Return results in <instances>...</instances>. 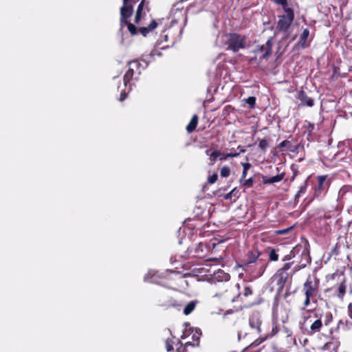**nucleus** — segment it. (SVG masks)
Instances as JSON below:
<instances>
[{
	"label": "nucleus",
	"instance_id": "a18cd8bd",
	"mask_svg": "<svg viewBox=\"0 0 352 352\" xmlns=\"http://www.w3.org/2000/svg\"><path fill=\"white\" fill-rule=\"evenodd\" d=\"M157 27V23L155 21H153L148 25V29L152 30Z\"/></svg>",
	"mask_w": 352,
	"mask_h": 352
},
{
	"label": "nucleus",
	"instance_id": "bb28decb",
	"mask_svg": "<svg viewBox=\"0 0 352 352\" xmlns=\"http://www.w3.org/2000/svg\"><path fill=\"white\" fill-rule=\"evenodd\" d=\"M314 302V303H316L317 302V299L316 298H312L311 297H309V296H305V300L303 302V305L304 307L302 308H301V310H303L305 311V307H308L311 302Z\"/></svg>",
	"mask_w": 352,
	"mask_h": 352
},
{
	"label": "nucleus",
	"instance_id": "0eeeda50",
	"mask_svg": "<svg viewBox=\"0 0 352 352\" xmlns=\"http://www.w3.org/2000/svg\"><path fill=\"white\" fill-rule=\"evenodd\" d=\"M272 43L269 39L265 45H259L254 50L255 54L259 56L260 58L267 60L272 54Z\"/></svg>",
	"mask_w": 352,
	"mask_h": 352
},
{
	"label": "nucleus",
	"instance_id": "c9c22d12",
	"mask_svg": "<svg viewBox=\"0 0 352 352\" xmlns=\"http://www.w3.org/2000/svg\"><path fill=\"white\" fill-rule=\"evenodd\" d=\"M291 145H292V144L289 141L284 140L280 143L279 148H284V147L289 148V147H290Z\"/></svg>",
	"mask_w": 352,
	"mask_h": 352
},
{
	"label": "nucleus",
	"instance_id": "de8ad7c7",
	"mask_svg": "<svg viewBox=\"0 0 352 352\" xmlns=\"http://www.w3.org/2000/svg\"><path fill=\"white\" fill-rule=\"evenodd\" d=\"M141 19V14L137 13L135 14V22L138 23Z\"/></svg>",
	"mask_w": 352,
	"mask_h": 352
},
{
	"label": "nucleus",
	"instance_id": "412c9836",
	"mask_svg": "<svg viewBox=\"0 0 352 352\" xmlns=\"http://www.w3.org/2000/svg\"><path fill=\"white\" fill-rule=\"evenodd\" d=\"M196 305H197V301H195V300H192V301L189 302L185 306V307L184 309V314L185 315H189L190 314H191L193 311V310L195 309Z\"/></svg>",
	"mask_w": 352,
	"mask_h": 352
},
{
	"label": "nucleus",
	"instance_id": "4c0bfd02",
	"mask_svg": "<svg viewBox=\"0 0 352 352\" xmlns=\"http://www.w3.org/2000/svg\"><path fill=\"white\" fill-rule=\"evenodd\" d=\"M252 294V289H251V288H250V287H245L244 288V290H243V296H248L251 295Z\"/></svg>",
	"mask_w": 352,
	"mask_h": 352
},
{
	"label": "nucleus",
	"instance_id": "6e6552de",
	"mask_svg": "<svg viewBox=\"0 0 352 352\" xmlns=\"http://www.w3.org/2000/svg\"><path fill=\"white\" fill-rule=\"evenodd\" d=\"M139 0H123V6L120 8V14L122 15V22L126 18H130L133 14V3H135Z\"/></svg>",
	"mask_w": 352,
	"mask_h": 352
},
{
	"label": "nucleus",
	"instance_id": "8fccbe9b",
	"mask_svg": "<svg viewBox=\"0 0 352 352\" xmlns=\"http://www.w3.org/2000/svg\"><path fill=\"white\" fill-rule=\"evenodd\" d=\"M126 97V94L125 93H121L120 100L123 101Z\"/></svg>",
	"mask_w": 352,
	"mask_h": 352
},
{
	"label": "nucleus",
	"instance_id": "72a5a7b5",
	"mask_svg": "<svg viewBox=\"0 0 352 352\" xmlns=\"http://www.w3.org/2000/svg\"><path fill=\"white\" fill-rule=\"evenodd\" d=\"M218 179V175L215 173L212 174L208 178V182L210 184H214L217 182Z\"/></svg>",
	"mask_w": 352,
	"mask_h": 352
},
{
	"label": "nucleus",
	"instance_id": "1a4fd4ad",
	"mask_svg": "<svg viewBox=\"0 0 352 352\" xmlns=\"http://www.w3.org/2000/svg\"><path fill=\"white\" fill-rule=\"evenodd\" d=\"M289 274L287 272H284L283 270H278L274 275V280L276 281L278 289L282 290L289 280Z\"/></svg>",
	"mask_w": 352,
	"mask_h": 352
},
{
	"label": "nucleus",
	"instance_id": "5fc2aeb1",
	"mask_svg": "<svg viewBox=\"0 0 352 352\" xmlns=\"http://www.w3.org/2000/svg\"><path fill=\"white\" fill-rule=\"evenodd\" d=\"M186 338V335L185 333H184L183 335L181 336V338L182 339H184Z\"/></svg>",
	"mask_w": 352,
	"mask_h": 352
},
{
	"label": "nucleus",
	"instance_id": "79ce46f5",
	"mask_svg": "<svg viewBox=\"0 0 352 352\" xmlns=\"http://www.w3.org/2000/svg\"><path fill=\"white\" fill-rule=\"evenodd\" d=\"M263 341H264V339H263V338L260 339V340L258 339V340H255L254 342H252L250 346H256L259 345L260 344H261Z\"/></svg>",
	"mask_w": 352,
	"mask_h": 352
},
{
	"label": "nucleus",
	"instance_id": "4be33fe9",
	"mask_svg": "<svg viewBox=\"0 0 352 352\" xmlns=\"http://www.w3.org/2000/svg\"><path fill=\"white\" fill-rule=\"evenodd\" d=\"M307 181L305 180L304 182V184L300 186L299 190L297 191L296 194L295 195V200L298 201V199L304 195L307 189Z\"/></svg>",
	"mask_w": 352,
	"mask_h": 352
},
{
	"label": "nucleus",
	"instance_id": "20e7f679",
	"mask_svg": "<svg viewBox=\"0 0 352 352\" xmlns=\"http://www.w3.org/2000/svg\"><path fill=\"white\" fill-rule=\"evenodd\" d=\"M245 41V36L237 33H230L227 35V39L225 41L226 50L236 52L241 49H245L247 47Z\"/></svg>",
	"mask_w": 352,
	"mask_h": 352
},
{
	"label": "nucleus",
	"instance_id": "dca6fc26",
	"mask_svg": "<svg viewBox=\"0 0 352 352\" xmlns=\"http://www.w3.org/2000/svg\"><path fill=\"white\" fill-rule=\"evenodd\" d=\"M206 153L207 155L209 156V160L212 164H213L216 162L217 157H221V153L220 151H218V150H215L212 152H210V150L208 149L206 151Z\"/></svg>",
	"mask_w": 352,
	"mask_h": 352
},
{
	"label": "nucleus",
	"instance_id": "4d7b16f0",
	"mask_svg": "<svg viewBox=\"0 0 352 352\" xmlns=\"http://www.w3.org/2000/svg\"><path fill=\"white\" fill-rule=\"evenodd\" d=\"M279 233H284L285 232H283V231H280L278 232Z\"/></svg>",
	"mask_w": 352,
	"mask_h": 352
},
{
	"label": "nucleus",
	"instance_id": "49530a36",
	"mask_svg": "<svg viewBox=\"0 0 352 352\" xmlns=\"http://www.w3.org/2000/svg\"><path fill=\"white\" fill-rule=\"evenodd\" d=\"M247 172H248V170H243L241 177L240 179L241 183H242V181L245 179V177L247 176Z\"/></svg>",
	"mask_w": 352,
	"mask_h": 352
},
{
	"label": "nucleus",
	"instance_id": "f8f14e48",
	"mask_svg": "<svg viewBox=\"0 0 352 352\" xmlns=\"http://www.w3.org/2000/svg\"><path fill=\"white\" fill-rule=\"evenodd\" d=\"M262 321L261 319V316L258 312H254L251 315L249 319V324L252 329H255L258 333L261 331V325Z\"/></svg>",
	"mask_w": 352,
	"mask_h": 352
},
{
	"label": "nucleus",
	"instance_id": "603ef678",
	"mask_svg": "<svg viewBox=\"0 0 352 352\" xmlns=\"http://www.w3.org/2000/svg\"><path fill=\"white\" fill-rule=\"evenodd\" d=\"M142 61H144L145 63V65L143 67V69H144L148 66V61L145 59H142Z\"/></svg>",
	"mask_w": 352,
	"mask_h": 352
},
{
	"label": "nucleus",
	"instance_id": "2f4dec72",
	"mask_svg": "<svg viewBox=\"0 0 352 352\" xmlns=\"http://www.w3.org/2000/svg\"><path fill=\"white\" fill-rule=\"evenodd\" d=\"M245 102L250 105L251 108H253L256 104V98L254 97L250 96L245 100Z\"/></svg>",
	"mask_w": 352,
	"mask_h": 352
},
{
	"label": "nucleus",
	"instance_id": "a211bd4d",
	"mask_svg": "<svg viewBox=\"0 0 352 352\" xmlns=\"http://www.w3.org/2000/svg\"><path fill=\"white\" fill-rule=\"evenodd\" d=\"M322 320V325L328 326L331 322L333 317L331 312H327L324 314H320L319 316Z\"/></svg>",
	"mask_w": 352,
	"mask_h": 352
},
{
	"label": "nucleus",
	"instance_id": "473e14b6",
	"mask_svg": "<svg viewBox=\"0 0 352 352\" xmlns=\"http://www.w3.org/2000/svg\"><path fill=\"white\" fill-rule=\"evenodd\" d=\"M267 146V142L265 139H263V140H260L259 144H258L259 148L265 151L266 149Z\"/></svg>",
	"mask_w": 352,
	"mask_h": 352
},
{
	"label": "nucleus",
	"instance_id": "aec40b11",
	"mask_svg": "<svg viewBox=\"0 0 352 352\" xmlns=\"http://www.w3.org/2000/svg\"><path fill=\"white\" fill-rule=\"evenodd\" d=\"M177 345H179V346L177 348V352H188L186 349L188 346H199V343L193 344L190 342H188L185 344V345H183V344L179 341Z\"/></svg>",
	"mask_w": 352,
	"mask_h": 352
},
{
	"label": "nucleus",
	"instance_id": "423d86ee",
	"mask_svg": "<svg viewBox=\"0 0 352 352\" xmlns=\"http://www.w3.org/2000/svg\"><path fill=\"white\" fill-rule=\"evenodd\" d=\"M327 179L326 175L317 177L318 185L314 188V198L322 197L326 195L330 186V182Z\"/></svg>",
	"mask_w": 352,
	"mask_h": 352
},
{
	"label": "nucleus",
	"instance_id": "f704fd0d",
	"mask_svg": "<svg viewBox=\"0 0 352 352\" xmlns=\"http://www.w3.org/2000/svg\"><path fill=\"white\" fill-rule=\"evenodd\" d=\"M166 349L167 351H172L173 350V342L169 340L166 341Z\"/></svg>",
	"mask_w": 352,
	"mask_h": 352
},
{
	"label": "nucleus",
	"instance_id": "a19ab883",
	"mask_svg": "<svg viewBox=\"0 0 352 352\" xmlns=\"http://www.w3.org/2000/svg\"><path fill=\"white\" fill-rule=\"evenodd\" d=\"M305 265H296L293 268L292 274H294L296 272L299 271L302 268L305 267Z\"/></svg>",
	"mask_w": 352,
	"mask_h": 352
},
{
	"label": "nucleus",
	"instance_id": "3c124183",
	"mask_svg": "<svg viewBox=\"0 0 352 352\" xmlns=\"http://www.w3.org/2000/svg\"><path fill=\"white\" fill-rule=\"evenodd\" d=\"M297 37V34H294V36H292L290 38H289V41L288 42V43H292V41H294Z\"/></svg>",
	"mask_w": 352,
	"mask_h": 352
},
{
	"label": "nucleus",
	"instance_id": "6ab92c4d",
	"mask_svg": "<svg viewBox=\"0 0 352 352\" xmlns=\"http://www.w3.org/2000/svg\"><path fill=\"white\" fill-rule=\"evenodd\" d=\"M198 122V116L197 115H194L189 124L186 126V131L188 133H192L197 127Z\"/></svg>",
	"mask_w": 352,
	"mask_h": 352
},
{
	"label": "nucleus",
	"instance_id": "2eb2a0df",
	"mask_svg": "<svg viewBox=\"0 0 352 352\" xmlns=\"http://www.w3.org/2000/svg\"><path fill=\"white\" fill-rule=\"evenodd\" d=\"M336 294L338 298L341 299L343 298L346 294V285L344 279L342 280L338 286L336 288Z\"/></svg>",
	"mask_w": 352,
	"mask_h": 352
},
{
	"label": "nucleus",
	"instance_id": "f257e3e1",
	"mask_svg": "<svg viewBox=\"0 0 352 352\" xmlns=\"http://www.w3.org/2000/svg\"><path fill=\"white\" fill-rule=\"evenodd\" d=\"M259 254L258 251L249 252L243 263L244 270L251 272L254 278L261 276L267 266L266 263L258 260Z\"/></svg>",
	"mask_w": 352,
	"mask_h": 352
},
{
	"label": "nucleus",
	"instance_id": "864d4df0",
	"mask_svg": "<svg viewBox=\"0 0 352 352\" xmlns=\"http://www.w3.org/2000/svg\"><path fill=\"white\" fill-rule=\"evenodd\" d=\"M155 51H154V50H153V51L150 53V54L148 55V56H149L150 58H151V57L154 56H155Z\"/></svg>",
	"mask_w": 352,
	"mask_h": 352
},
{
	"label": "nucleus",
	"instance_id": "c03bdc74",
	"mask_svg": "<svg viewBox=\"0 0 352 352\" xmlns=\"http://www.w3.org/2000/svg\"><path fill=\"white\" fill-rule=\"evenodd\" d=\"M241 164L243 166V170H248L251 166V164L248 162L242 163Z\"/></svg>",
	"mask_w": 352,
	"mask_h": 352
},
{
	"label": "nucleus",
	"instance_id": "9b49d317",
	"mask_svg": "<svg viewBox=\"0 0 352 352\" xmlns=\"http://www.w3.org/2000/svg\"><path fill=\"white\" fill-rule=\"evenodd\" d=\"M309 36V30L307 28L304 29L299 41L296 43L294 47V50L305 49L309 45V42L307 41V38Z\"/></svg>",
	"mask_w": 352,
	"mask_h": 352
},
{
	"label": "nucleus",
	"instance_id": "e433bc0d",
	"mask_svg": "<svg viewBox=\"0 0 352 352\" xmlns=\"http://www.w3.org/2000/svg\"><path fill=\"white\" fill-rule=\"evenodd\" d=\"M293 263L294 262L286 263L280 270H283L284 272H287V270L291 268Z\"/></svg>",
	"mask_w": 352,
	"mask_h": 352
},
{
	"label": "nucleus",
	"instance_id": "c756f323",
	"mask_svg": "<svg viewBox=\"0 0 352 352\" xmlns=\"http://www.w3.org/2000/svg\"><path fill=\"white\" fill-rule=\"evenodd\" d=\"M230 174V169L228 166L221 168L220 175L222 177H228Z\"/></svg>",
	"mask_w": 352,
	"mask_h": 352
},
{
	"label": "nucleus",
	"instance_id": "6e6d98bb",
	"mask_svg": "<svg viewBox=\"0 0 352 352\" xmlns=\"http://www.w3.org/2000/svg\"><path fill=\"white\" fill-rule=\"evenodd\" d=\"M238 338H239V340H240V339H241V335H240V333H239V334H238Z\"/></svg>",
	"mask_w": 352,
	"mask_h": 352
},
{
	"label": "nucleus",
	"instance_id": "37998d69",
	"mask_svg": "<svg viewBox=\"0 0 352 352\" xmlns=\"http://www.w3.org/2000/svg\"><path fill=\"white\" fill-rule=\"evenodd\" d=\"M346 192V187L343 186L340 190H339V197H342L344 195Z\"/></svg>",
	"mask_w": 352,
	"mask_h": 352
},
{
	"label": "nucleus",
	"instance_id": "b1692460",
	"mask_svg": "<svg viewBox=\"0 0 352 352\" xmlns=\"http://www.w3.org/2000/svg\"><path fill=\"white\" fill-rule=\"evenodd\" d=\"M144 281L151 282L153 283H159L156 280V274L149 271L144 277Z\"/></svg>",
	"mask_w": 352,
	"mask_h": 352
},
{
	"label": "nucleus",
	"instance_id": "9d476101",
	"mask_svg": "<svg viewBox=\"0 0 352 352\" xmlns=\"http://www.w3.org/2000/svg\"><path fill=\"white\" fill-rule=\"evenodd\" d=\"M129 68L124 76V84L126 86L133 78L134 74V68L138 69L141 66V63L138 60H132L129 63Z\"/></svg>",
	"mask_w": 352,
	"mask_h": 352
},
{
	"label": "nucleus",
	"instance_id": "09e8293b",
	"mask_svg": "<svg viewBox=\"0 0 352 352\" xmlns=\"http://www.w3.org/2000/svg\"><path fill=\"white\" fill-rule=\"evenodd\" d=\"M348 309H349V316L352 319V303H350L349 305Z\"/></svg>",
	"mask_w": 352,
	"mask_h": 352
},
{
	"label": "nucleus",
	"instance_id": "a878e982",
	"mask_svg": "<svg viewBox=\"0 0 352 352\" xmlns=\"http://www.w3.org/2000/svg\"><path fill=\"white\" fill-rule=\"evenodd\" d=\"M192 339L194 341H196L197 343H199V340L200 339V336L201 335V331L199 329H195V330H192Z\"/></svg>",
	"mask_w": 352,
	"mask_h": 352
},
{
	"label": "nucleus",
	"instance_id": "f3484780",
	"mask_svg": "<svg viewBox=\"0 0 352 352\" xmlns=\"http://www.w3.org/2000/svg\"><path fill=\"white\" fill-rule=\"evenodd\" d=\"M128 19L129 18H126L124 19V21H122L123 23H122V15L120 14V26H121V28H122L124 25H126L128 28V30L131 32V34L134 35L137 33L136 27L133 24L128 22L127 21Z\"/></svg>",
	"mask_w": 352,
	"mask_h": 352
},
{
	"label": "nucleus",
	"instance_id": "58836bf2",
	"mask_svg": "<svg viewBox=\"0 0 352 352\" xmlns=\"http://www.w3.org/2000/svg\"><path fill=\"white\" fill-rule=\"evenodd\" d=\"M145 2H146V0L141 1V2L140 3V4L138 7L137 11H136L137 13H139V14L142 13V11L143 10V6H144Z\"/></svg>",
	"mask_w": 352,
	"mask_h": 352
},
{
	"label": "nucleus",
	"instance_id": "393cba45",
	"mask_svg": "<svg viewBox=\"0 0 352 352\" xmlns=\"http://www.w3.org/2000/svg\"><path fill=\"white\" fill-rule=\"evenodd\" d=\"M239 197V191L236 188H233L230 192L226 194L223 197L225 199H231L232 197L237 198Z\"/></svg>",
	"mask_w": 352,
	"mask_h": 352
},
{
	"label": "nucleus",
	"instance_id": "ddd939ff",
	"mask_svg": "<svg viewBox=\"0 0 352 352\" xmlns=\"http://www.w3.org/2000/svg\"><path fill=\"white\" fill-rule=\"evenodd\" d=\"M297 98L300 101V104L302 106L311 107L314 104V100L309 97L302 90L298 92Z\"/></svg>",
	"mask_w": 352,
	"mask_h": 352
},
{
	"label": "nucleus",
	"instance_id": "4468645a",
	"mask_svg": "<svg viewBox=\"0 0 352 352\" xmlns=\"http://www.w3.org/2000/svg\"><path fill=\"white\" fill-rule=\"evenodd\" d=\"M284 177V173H282L280 174H278L276 176H273L271 177H263L262 182L264 184H272L280 182L282 179H283Z\"/></svg>",
	"mask_w": 352,
	"mask_h": 352
},
{
	"label": "nucleus",
	"instance_id": "ea45409f",
	"mask_svg": "<svg viewBox=\"0 0 352 352\" xmlns=\"http://www.w3.org/2000/svg\"><path fill=\"white\" fill-rule=\"evenodd\" d=\"M294 256V253H293V252L292 251L289 254L285 255V256L283 258V261H289V260H291Z\"/></svg>",
	"mask_w": 352,
	"mask_h": 352
},
{
	"label": "nucleus",
	"instance_id": "c85d7f7f",
	"mask_svg": "<svg viewBox=\"0 0 352 352\" xmlns=\"http://www.w3.org/2000/svg\"><path fill=\"white\" fill-rule=\"evenodd\" d=\"M254 182V178L253 177H250V178H249L248 179H243L242 181L241 184L243 186H245V188H250V187H252L253 186Z\"/></svg>",
	"mask_w": 352,
	"mask_h": 352
},
{
	"label": "nucleus",
	"instance_id": "f03ea898",
	"mask_svg": "<svg viewBox=\"0 0 352 352\" xmlns=\"http://www.w3.org/2000/svg\"><path fill=\"white\" fill-rule=\"evenodd\" d=\"M309 311L306 310L302 313V321L300 322V329L303 333L311 336L320 331L322 327V320L320 319L318 314L316 312L314 314L315 320L311 315H307Z\"/></svg>",
	"mask_w": 352,
	"mask_h": 352
},
{
	"label": "nucleus",
	"instance_id": "39448f33",
	"mask_svg": "<svg viewBox=\"0 0 352 352\" xmlns=\"http://www.w3.org/2000/svg\"><path fill=\"white\" fill-rule=\"evenodd\" d=\"M320 280L317 277L308 276L302 286V291L305 296L316 298L319 292Z\"/></svg>",
	"mask_w": 352,
	"mask_h": 352
},
{
	"label": "nucleus",
	"instance_id": "7ed1b4c3",
	"mask_svg": "<svg viewBox=\"0 0 352 352\" xmlns=\"http://www.w3.org/2000/svg\"><path fill=\"white\" fill-rule=\"evenodd\" d=\"M285 14L278 15V21L276 24V32L284 34L282 41L289 38V30L294 20V11L293 8L285 9Z\"/></svg>",
	"mask_w": 352,
	"mask_h": 352
},
{
	"label": "nucleus",
	"instance_id": "7c9ffc66",
	"mask_svg": "<svg viewBox=\"0 0 352 352\" xmlns=\"http://www.w3.org/2000/svg\"><path fill=\"white\" fill-rule=\"evenodd\" d=\"M270 259L272 261H276L278 259V254L276 253L274 249H272L270 252Z\"/></svg>",
	"mask_w": 352,
	"mask_h": 352
},
{
	"label": "nucleus",
	"instance_id": "5701e85b",
	"mask_svg": "<svg viewBox=\"0 0 352 352\" xmlns=\"http://www.w3.org/2000/svg\"><path fill=\"white\" fill-rule=\"evenodd\" d=\"M245 151V149H241V151L239 152H234V153H230L224 154L223 155H222L221 157H219V160L220 161H225L228 157H238L241 153H244Z\"/></svg>",
	"mask_w": 352,
	"mask_h": 352
},
{
	"label": "nucleus",
	"instance_id": "cd10ccee",
	"mask_svg": "<svg viewBox=\"0 0 352 352\" xmlns=\"http://www.w3.org/2000/svg\"><path fill=\"white\" fill-rule=\"evenodd\" d=\"M274 3L280 5L283 11L285 9H291L292 8L288 6V2L287 0H272Z\"/></svg>",
	"mask_w": 352,
	"mask_h": 352
}]
</instances>
